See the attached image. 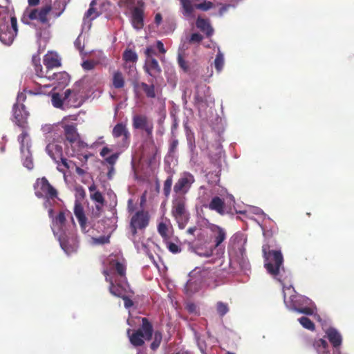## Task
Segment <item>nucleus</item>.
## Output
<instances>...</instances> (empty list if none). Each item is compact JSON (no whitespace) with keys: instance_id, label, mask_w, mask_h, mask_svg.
I'll return each mask as SVG.
<instances>
[{"instance_id":"nucleus-1","label":"nucleus","mask_w":354,"mask_h":354,"mask_svg":"<svg viewBox=\"0 0 354 354\" xmlns=\"http://www.w3.org/2000/svg\"><path fill=\"white\" fill-rule=\"evenodd\" d=\"M64 10V8L57 10L55 8H53L51 3L37 8H27L23 14L21 21L28 25H30L31 21H37L39 24L49 28L50 16L57 19L61 16Z\"/></svg>"},{"instance_id":"nucleus-2","label":"nucleus","mask_w":354,"mask_h":354,"mask_svg":"<svg viewBox=\"0 0 354 354\" xmlns=\"http://www.w3.org/2000/svg\"><path fill=\"white\" fill-rule=\"evenodd\" d=\"M246 243V236L239 232L230 238L228 246L230 264H237L241 270L247 269L249 266L245 251Z\"/></svg>"},{"instance_id":"nucleus-3","label":"nucleus","mask_w":354,"mask_h":354,"mask_svg":"<svg viewBox=\"0 0 354 354\" xmlns=\"http://www.w3.org/2000/svg\"><path fill=\"white\" fill-rule=\"evenodd\" d=\"M262 252L265 259V268L269 274L277 278L281 270H283V257L281 252L270 250L269 245H263Z\"/></svg>"},{"instance_id":"nucleus-4","label":"nucleus","mask_w":354,"mask_h":354,"mask_svg":"<svg viewBox=\"0 0 354 354\" xmlns=\"http://www.w3.org/2000/svg\"><path fill=\"white\" fill-rule=\"evenodd\" d=\"M127 335L130 342L134 346H141L144 344V339L150 340L153 335V326L147 318H142L141 327L136 330H127Z\"/></svg>"},{"instance_id":"nucleus-5","label":"nucleus","mask_w":354,"mask_h":354,"mask_svg":"<svg viewBox=\"0 0 354 354\" xmlns=\"http://www.w3.org/2000/svg\"><path fill=\"white\" fill-rule=\"evenodd\" d=\"M150 221V215L147 211L138 210L131 218L129 223V231L131 240L137 241L138 232L143 233L148 227Z\"/></svg>"},{"instance_id":"nucleus-6","label":"nucleus","mask_w":354,"mask_h":354,"mask_svg":"<svg viewBox=\"0 0 354 354\" xmlns=\"http://www.w3.org/2000/svg\"><path fill=\"white\" fill-rule=\"evenodd\" d=\"M186 198L184 196H175L172 201L171 215L176 221L178 227L184 229L189 216L185 209Z\"/></svg>"},{"instance_id":"nucleus-7","label":"nucleus","mask_w":354,"mask_h":354,"mask_svg":"<svg viewBox=\"0 0 354 354\" xmlns=\"http://www.w3.org/2000/svg\"><path fill=\"white\" fill-rule=\"evenodd\" d=\"M33 187L36 196L39 198H46L50 200L57 197L58 193L57 189L50 184L46 177L37 178Z\"/></svg>"},{"instance_id":"nucleus-8","label":"nucleus","mask_w":354,"mask_h":354,"mask_svg":"<svg viewBox=\"0 0 354 354\" xmlns=\"http://www.w3.org/2000/svg\"><path fill=\"white\" fill-rule=\"evenodd\" d=\"M209 230L212 233V239L214 243V248L207 249L203 252L198 251V248L196 253L201 257H211L213 254L214 249L220 247L221 243L226 239L227 233L223 227L215 224H211Z\"/></svg>"},{"instance_id":"nucleus-9","label":"nucleus","mask_w":354,"mask_h":354,"mask_svg":"<svg viewBox=\"0 0 354 354\" xmlns=\"http://www.w3.org/2000/svg\"><path fill=\"white\" fill-rule=\"evenodd\" d=\"M132 127L134 130L141 131L146 137L151 139L153 137V123L145 114H135L132 117Z\"/></svg>"},{"instance_id":"nucleus-10","label":"nucleus","mask_w":354,"mask_h":354,"mask_svg":"<svg viewBox=\"0 0 354 354\" xmlns=\"http://www.w3.org/2000/svg\"><path fill=\"white\" fill-rule=\"evenodd\" d=\"M195 182L194 176L189 172H184L174 186L176 196L186 194Z\"/></svg>"},{"instance_id":"nucleus-11","label":"nucleus","mask_w":354,"mask_h":354,"mask_svg":"<svg viewBox=\"0 0 354 354\" xmlns=\"http://www.w3.org/2000/svg\"><path fill=\"white\" fill-rule=\"evenodd\" d=\"M112 136L115 138L122 137L120 147L127 149L130 144L131 134L127 127V124L123 122H119L113 127Z\"/></svg>"},{"instance_id":"nucleus-12","label":"nucleus","mask_w":354,"mask_h":354,"mask_svg":"<svg viewBox=\"0 0 354 354\" xmlns=\"http://www.w3.org/2000/svg\"><path fill=\"white\" fill-rule=\"evenodd\" d=\"M207 270L196 268L190 272L189 276V279L185 284V290L188 295H192L199 290L201 288V279L196 278V274H201L202 272H206Z\"/></svg>"},{"instance_id":"nucleus-13","label":"nucleus","mask_w":354,"mask_h":354,"mask_svg":"<svg viewBox=\"0 0 354 354\" xmlns=\"http://www.w3.org/2000/svg\"><path fill=\"white\" fill-rule=\"evenodd\" d=\"M13 122L20 128L24 129L27 126V119L29 115L28 111L25 109L23 104H19L18 102L15 104L12 107Z\"/></svg>"},{"instance_id":"nucleus-14","label":"nucleus","mask_w":354,"mask_h":354,"mask_svg":"<svg viewBox=\"0 0 354 354\" xmlns=\"http://www.w3.org/2000/svg\"><path fill=\"white\" fill-rule=\"evenodd\" d=\"M157 231L162 241L170 240L174 234V228L170 220L167 217L161 218L157 225Z\"/></svg>"},{"instance_id":"nucleus-15","label":"nucleus","mask_w":354,"mask_h":354,"mask_svg":"<svg viewBox=\"0 0 354 354\" xmlns=\"http://www.w3.org/2000/svg\"><path fill=\"white\" fill-rule=\"evenodd\" d=\"M65 101H66V105L70 107H80L84 102L80 89L74 88L73 89L66 90Z\"/></svg>"},{"instance_id":"nucleus-16","label":"nucleus","mask_w":354,"mask_h":354,"mask_svg":"<svg viewBox=\"0 0 354 354\" xmlns=\"http://www.w3.org/2000/svg\"><path fill=\"white\" fill-rule=\"evenodd\" d=\"M110 272L115 271V274L122 280H127L126 270L127 266L124 259L120 261L115 256L111 255L109 259Z\"/></svg>"},{"instance_id":"nucleus-17","label":"nucleus","mask_w":354,"mask_h":354,"mask_svg":"<svg viewBox=\"0 0 354 354\" xmlns=\"http://www.w3.org/2000/svg\"><path fill=\"white\" fill-rule=\"evenodd\" d=\"M57 238L61 248L67 254H71L77 251L78 244L75 239L68 237L66 233H61L57 236Z\"/></svg>"},{"instance_id":"nucleus-18","label":"nucleus","mask_w":354,"mask_h":354,"mask_svg":"<svg viewBox=\"0 0 354 354\" xmlns=\"http://www.w3.org/2000/svg\"><path fill=\"white\" fill-rule=\"evenodd\" d=\"M103 274L105 276L106 281L109 283V290L110 293L115 297H123V288L121 285V283L124 282L125 280H119L117 279L113 280L112 277H110L109 272L107 270H104Z\"/></svg>"},{"instance_id":"nucleus-19","label":"nucleus","mask_w":354,"mask_h":354,"mask_svg":"<svg viewBox=\"0 0 354 354\" xmlns=\"http://www.w3.org/2000/svg\"><path fill=\"white\" fill-rule=\"evenodd\" d=\"M143 69L156 82L161 78L162 69L156 59H145Z\"/></svg>"},{"instance_id":"nucleus-20","label":"nucleus","mask_w":354,"mask_h":354,"mask_svg":"<svg viewBox=\"0 0 354 354\" xmlns=\"http://www.w3.org/2000/svg\"><path fill=\"white\" fill-rule=\"evenodd\" d=\"M46 151L57 165L64 158L62 146L59 144L49 143L46 146Z\"/></svg>"},{"instance_id":"nucleus-21","label":"nucleus","mask_w":354,"mask_h":354,"mask_svg":"<svg viewBox=\"0 0 354 354\" xmlns=\"http://www.w3.org/2000/svg\"><path fill=\"white\" fill-rule=\"evenodd\" d=\"M66 212L60 211L58 215L53 218L52 222V230L55 236H59L61 233H65L63 227L66 224Z\"/></svg>"},{"instance_id":"nucleus-22","label":"nucleus","mask_w":354,"mask_h":354,"mask_svg":"<svg viewBox=\"0 0 354 354\" xmlns=\"http://www.w3.org/2000/svg\"><path fill=\"white\" fill-rule=\"evenodd\" d=\"M122 58L125 61V64H124V68H129V71L136 69L133 64L137 62L138 57L135 51L129 48L126 49L123 53Z\"/></svg>"},{"instance_id":"nucleus-23","label":"nucleus","mask_w":354,"mask_h":354,"mask_svg":"<svg viewBox=\"0 0 354 354\" xmlns=\"http://www.w3.org/2000/svg\"><path fill=\"white\" fill-rule=\"evenodd\" d=\"M43 62L47 68V73L49 70L61 66L62 64L59 55L52 52L44 55Z\"/></svg>"},{"instance_id":"nucleus-24","label":"nucleus","mask_w":354,"mask_h":354,"mask_svg":"<svg viewBox=\"0 0 354 354\" xmlns=\"http://www.w3.org/2000/svg\"><path fill=\"white\" fill-rule=\"evenodd\" d=\"M131 21L133 26L140 30L144 26V12L142 9L136 7L132 11Z\"/></svg>"},{"instance_id":"nucleus-25","label":"nucleus","mask_w":354,"mask_h":354,"mask_svg":"<svg viewBox=\"0 0 354 354\" xmlns=\"http://www.w3.org/2000/svg\"><path fill=\"white\" fill-rule=\"evenodd\" d=\"M207 207L210 210L215 211L220 215H224L225 214V201L218 196L213 197Z\"/></svg>"},{"instance_id":"nucleus-26","label":"nucleus","mask_w":354,"mask_h":354,"mask_svg":"<svg viewBox=\"0 0 354 354\" xmlns=\"http://www.w3.org/2000/svg\"><path fill=\"white\" fill-rule=\"evenodd\" d=\"M74 214L79 221L81 228L84 230L86 227L87 218L85 216L82 205L77 200H76L75 202Z\"/></svg>"},{"instance_id":"nucleus-27","label":"nucleus","mask_w":354,"mask_h":354,"mask_svg":"<svg viewBox=\"0 0 354 354\" xmlns=\"http://www.w3.org/2000/svg\"><path fill=\"white\" fill-rule=\"evenodd\" d=\"M283 299L286 305L289 308L297 311L301 306V300H303V298L301 295H290L289 298H287L284 293Z\"/></svg>"},{"instance_id":"nucleus-28","label":"nucleus","mask_w":354,"mask_h":354,"mask_svg":"<svg viewBox=\"0 0 354 354\" xmlns=\"http://www.w3.org/2000/svg\"><path fill=\"white\" fill-rule=\"evenodd\" d=\"M64 132L66 141L70 145L75 142L79 138L80 135L77 133L76 125L75 124H66L64 127Z\"/></svg>"},{"instance_id":"nucleus-29","label":"nucleus","mask_w":354,"mask_h":354,"mask_svg":"<svg viewBox=\"0 0 354 354\" xmlns=\"http://www.w3.org/2000/svg\"><path fill=\"white\" fill-rule=\"evenodd\" d=\"M326 336L333 347L337 348L342 344V336L336 329L333 328H328L326 330Z\"/></svg>"},{"instance_id":"nucleus-30","label":"nucleus","mask_w":354,"mask_h":354,"mask_svg":"<svg viewBox=\"0 0 354 354\" xmlns=\"http://www.w3.org/2000/svg\"><path fill=\"white\" fill-rule=\"evenodd\" d=\"M15 35L14 31L8 30V26H0V40L6 45H10L14 41Z\"/></svg>"},{"instance_id":"nucleus-31","label":"nucleus","mask_w":354,"mask_h":354,"mask_svg":"<svg viewBox=\"0 0 354 354\" xmlns=\"http://www.w3.org/2000/svg\"><path fill=\"white\" fill-rule=\"evenodd\" d=\"M196 27L205 32L207 37L212 35L214 30L207 19L198 17L196 21Z\"/></svg>"},{"instance_id":"nucleus-32","label":"nucleus","mask_w":354,"mask_h":354,"mask_svg":"<svg viewBox=\"0 0 354 354\" xmlns=\"http://www.w3.org/2000/svg\"><path fill=\"white\" fill-rule=\"evenodd\" d=\"M73 153L72 156H83L86 160L88 159V156L87 155H83L82 151L88 147V145L84 141L80 140V138L77 139V140L73 142L71 145Z\"/></svg>"},{"instance_id":"nucleus-33","label":"nucleus","mask_w":354,"mask_h":354,"mask_svg":"<svg viewBox=\"0 0 354 354\" xmlns=\"http://www.w3.org/2000/svg\"><path fill=\"white\" fill-rule=\"evenodd\" d=\"M149 82L151 83L150 84H148L145 82H141L140 87L142 88L147 97L155 98V84L158 82H156L154 79H151V80H150Z\"/></svg>"},{"instance_id":"nucleus-34","label":"nucleus","mask_w":354,"mask_h":354,"mask_svg":"<svg viewBox=\"0 0 354 354\" xmlns=\"http://www.w3.org/2000/svg\"><path fill=\"white\" fill-rule=\"evenodd\" d=\"M49 80H55L58 84L66 85L69 82V75L65 72L55 73L48 77Z\"/></svg>"},{"instance_id":"nucleus-35","label":"nucleus","mask_w":354,"mask_h":354,"mask_svg":"<svg viewBox=\"0 0 354 354\" xmlns=\"http://www.w3.org/2000/svg\"><path fill=\"white\" fill-rule=\"evenodd\" d=\"M112 84L115 88L120 89L124 86L125 80L120 71H115L113 73Z\"/></svg>"},{"instance_id":"nucleus-36","label":"nucleus","mask_w":354,"mask_h":354,"mask_svg":"<svg viewBox=\"0 0 354 354\" xmlns=\"http://www.w3.org/2000/svg\"><path fill=\"white\" fill-rule=\"evenodd\" d=\"M90 198L94 202L98 203L96 205V208L98 210L102 209V207L105 204V199L102 194L100 191H96L90 194Z\"/></svg>"},{"instance_id":"nucleus-37","label":"nucleus","mask_w":354,"mask_h":354,"mask_svg":"<svg viewBox=\"0 0 354 354\" xmlns=\"http://www.w3.org/2000/svg\"><path fill=\"white\" fill-rule=\"evenodd\" d=\"M51 102L55 108L59 109H62L64 104H66V101H65V95L64 97H62V96L58 93H55L52 95Z\"/></svg>"},{"instance_id":"nucleus-38","label":"nucleus","mask_w":354,"mask_h":354,"mask_svg":"<svg viewBox=\"0 0 354 354\" xmlns=\"http://www.w3.org/2000/svg\"><path fill=\"white\" fill-rule=\"evenodd\" d=\"M162 339V334L160 330H156L153 334V340L150 345L153 351H156L160 346Z\"/></svg>"},{"instance_id":"nucleus-39","label":"nucleus","mask_w":354,"mask_h":354,"mask_svg":"<svg viewBox=\"0 0 354 354\" xmlns=\"http://www.w3.org/2000/svg\"><path fill=\"white\" fill-rule=\"evenodd\" d=\"M73 166H76L74 162H73L71 160H68L66 158H64L57 164V169L59 171L64 173L65 169H68L70 168H73Z\"/></svg>"},{"instance_id":"nucleus-40","label":"nucleus","mask_w":354,"mask_h":354,"mask_svg":"<svg viewBox=\"0 0 354 354\" xmlns=\"http://www.w3.org/2000/svg\"><path fill=\"white\" fill-rule=\"evenodd\" d=\"M216 310L218 315L223 317L229 312L230 308L227 304L223 301H218L216 304Z\"/></svg>"},{"instance_id":"nucleus-41","label":"nucleus","mask_w":354,"mask_h":354,"mask_svg":"<svg viewBox=\"0 0 354 354\" xmlns=\"http://www.w3.org/2000/svg\"><path fill=\"white\" fill-rule=\"evenodd\" d=\"M224 66V56L223 54L218 50L214 59V66L217 72H221Z\"/></svg>"},{"instance_id":"nucleus-42","label":"nucleus","mask_w":354,"mask_h":354,"mask_svg":"<svg viewBox=\"0 0 354 354\" xmlns=\"http://www.w3.org/2000/svg\"><path fill=\"white\" fill-rule=\"evenodd\" d=\"M299 323L306 329L314 330L315 325L313 322L307 317H301L299 319Z\"/></svg>"},{"instance_id":"nucleus-43","label":"nucleus","mask_w":354,"mask_h":354,"mask_svg":"<svg viewBox=\"0 0 354 354\" xmlns=\"http://www.w3.org/2000/svg\"><path fill=\"white\" fill-rule=\"evenodd\" d=\"M328 343L324 339H318L314 341L313 342V347L317 351H320L321 349H323V352H325V351L328 348Z\"/></svg>"},{"instance_id":"nucleus-44","label":"nucleus","mask_w":354,"mask_h":354,"mask_svg":"<svg viewBox=\"0 0 354 354\" xmlns=\"http://www.w3.org/2000/svg\"><path fill=\"white\" fill-rule=\"evenodd\" d=\"M163 243L165 244L167 248L170 252L173 254H178L181 252L180 247L178 245L171 242L170 240L163 241Z\"/></svg>"},{"instance_id":"nucleus-45","label":"nucleus","mask_w":354,"mask_h":354,"mask_svg":"<svg viewBox=\"0 0 354 354\" xmlns=\"http://www.w3.org/2000/svg\"><path fill=\"white\" fill-rule=\"evenodd\" d=\"M195 8L203 10V11H207L214 7V4L212 2L207 1V0H203V1L200 3H195L194 4Z\"/></svg>"},{"instance_id":"nucleus-46","label":"nucleus","mask_w":354,"mask_h":354,"mask_svg":"<svg viewBox=\"0 0 354 354\" xmlns=\"http://www.w3.org/2000/svg\"><path fill=\"white\" fill-rule=\"evenodd\" d=\"M172 183V176H169L164 182L163 192L166 197H168L171 193Z\"/></svg>"},{"instance_id":"nucleus-47","label":"nucleus","mask_w":354,"mask_h":354,"mask_svg":"<svg viewBox=\"0 0 354 354\" xmlns=\"http://www.w3.org/2000/svg\"><path fill=\"white\" fill-rule=\"evenodd\" d=\"M187 145L192 153V156L193 157L196 151V144H195V138L194 135L187 134Z\"/></svg>"},{"instance_id":"nucleus-48","label":"nucleus","mask_w":354,"mask_h":354,"mask_svg":"<svg viewBox=\"0 0 354 354\" xmlns=\"http://www.w3.org/2000/svg\"><path fill=\"white\" fill-rule=\"evenodd\" d=\"M194 103L198 109H201L206 104V99L204 96L200 95L199 93L196 92L194 96Z\"/></svg>"},{"instance_id":"nucleus-49","label":"nucleus","mask_w":354,"mask_h":354,"mask_svg":"<svg viewBox=\"0 0 354 354\" xmlns=\"http://www.w3.org/2000/svg\"><path fill=\"white\" fill-rule=\"evenodd\" d=\"M97 64V62L94 60H85L82 64V67L85 71H90L93 69L95 66Z\"/></svg>"},{"instance_id":"nucleus-50","label":"nucleus","mask_w":354,"mask_h":354,"mask_svg":"<svg viewBox=\"0 0 354 354\" xmlns=\"http://www.w3.org/2000/svg\"><path fill=\"white\" fill-rule=\"evenodd\" d=\"M203 39V37L202 35L199 33H193L190 35L189 38L188 39V41L191 44H199Z\"/></svg>"},{"instance_id":"nucleus-51","label":"nucleus","mask_w":354,"mask_h":354,"mask_svg":"<svg viewBox=\"0 0 354 354\" xmlns=\"http://www.w3.org/2000/svg\"><path fill=\"white\" fill-rule=\"evenodd\" d=\"M145 59H156V52L152 46H148L145 50Z\"/></svg>"},{"instance_id":"nucleus-52","label":"nucleus","mask_w":354,"mask_h":354,"mask_svg":"<svg viewBox=\"0 0 354 354\" xmlns=\"http://www.w3.org/2000/svg\"><path fill=\"white\" fill-rule=\"evenodd\" d=\"M178 64L179 66L183 70L184 72H187L189 71L188 63L183 59V57L180 55H179L178 57Z\"/></svg>"},{"instance_id":"nucleus-53","label":"nucleus","mask_w":354,"mask_h":354,"mask_svg":"<svg viewBox=\"0 0 354 354\" xmlns=\"http://www.w3.org/2000/svg\"><path fill=\"white\" fill-rule=\"evenodd\" d=\"M119 153H115L105 158V161L110 165L113 166L118 159Z\"/></svg>"},{"instance_id":"nucleus-54","label":"nucleus","mask_w":354,"mask_h":354,"mask_svg":"<svg viewBox=\"0 0 354 354\" xmlns=\"http://www.w3.org/2000/svg\"><path fill=\"white\" fill-rule=\"evenodd\" d=\"M11 26H8V30L11 32L14 31V35H17V21L15 17H11L10 19Z\"/></svg>"},{"instance_id":"nucleus-55","label":"nucleus","mask_w":354,"mask_h":354,"mask_svg":"<svg viewBox=\"0 0 354 354\" xmlns=\"http://www.w3.org/2000/svg\"><path fill=\"white\" fill-rule=\"evenodd\" d=\"M178 145V140L177 139H173L169 145V153H174L177 149Z\"/></svg>"},{"instance_id":"nucleus-56","label":"nucleus","mask_w":354,"mask_h":354,"mask_svg":"<svg viewBox=\"0 0 354 354\" xmlns=\"http://www.w3.org/2000/svg\"><path fill=\"white\" fill-rule=\"evenodd\" d=\"M299 313L305 314L307 315H311L313 314V310L310 307H302L301 306L300 308L297 311Z\"/></svg>"},{"instance_id":"nucleus-57","label":"nucleus","mask_w":354,"mask_h":354,"mask_svg":"<svg viewBox=\"0 0 354 354\" xmlns=\"http://www.w3.org/2000/svg\"><path fill=\"white\" fill-rule=\"evenodd\" d=\"M35 70L36 75L39 77H48L47 75V73L45 74L44 72L43 71L42 66L41 64L35 66Z\"/></svg>"},{"instance_id":"nucleus-58","label":"nucleus","mask_w":354,"mask_h":354,"mask_svg":"<svg viewBox=\"0 0 354 354\" xmlns=\"http://www.w3.org/2000/svg\"><path fill=\"white\" fill-rule=\"evenodd\" d=\"M23 164L28 169H32L33 168V162L28 155L24 159Z\"/></svg>"},{"instance_id":"nucleus-59","label":"nucleus","mask_w":354,"mask_h":354,"mask_svg":"<svg viewBox=\"0 0 354 354\" xmlns=\"http://www.w3.org/2000/svg\"><path fill=\"white\" fill-rule=\"evenodd\" d=\"M123 301H124V307L127 308H131V306H133V301L129 298L127 296H123L121 297Z\"/></svg>"},{"instance_id":"nucleus-60","label":"nucleus","mask_w":354,"mask_h":354,"mask_svg":"<svg viewBox=\"0 0 354 354\" xmlns=\"http://www.w3.org/2000/svg\"><path fill=\"white\" fill-rule=\"evenodd\" d=\"M28 133L26 131H23L22 133H21L18 137V140L21 142V150L23 152L24 151V139L27 137Z\"/></svg>"},{"instance_id":"nucleus-61","label":"nucleus","mask_w":354,"mask_h":354,"mask_svg":"<svg viewBox=\"0 0 354 354\" xmlns=\"http://www.w3.org/2000/svg\"><path fill=\"white\" fill-rule=\"evenodd\" d=\"M40 60L41 59H40V56H39V53L32 55V64L34 65L35 67L41 64H40Z\"/></svg>"},{"instance_id":"nucleus-62","label":"nucleus","mask_w":354,"mask_h":354,"mask_svg":"<svg viewBox=\"0 0 354 354\" xmlns=\"http://www.w3.org/2000/svg\"><path fill=\"white\" fill-rule=\"evenodd\" d=\"M156 47L158 49V50L160 51V53H161L162 54H165L166 53V50L164 47V44L161 41H157Z\"/></svg>"},{"instance_id":"nucleus-63","label":"nucleus","mask_w":354,"mask_h":354,"mask_svg":"<svg viewBox=\"0 0 354 354\" xmlns=\"http://www.w3.org/2000/svg\"><path fill=\"white\" fill-rule=\"evenodd\" d=\"M111 151V149H109L107 147H104L101 150L100 154L102 157H105L108 153H109Z\"/></svg>"},{"instance_id":"nucleus-64","label":"nucleus","mask_w":354,"mask_h":354,"mask_svg":"<svg viewBox=\"0 0 354 354\" xmlns=\"http://www.w3.org/2000/svg\"><path fill=\"white\" fill-rule=\"evenodd\" d=\"M40 0H28V3L30 7H35L39 4Z\"/></svg>"}]
</instances>
